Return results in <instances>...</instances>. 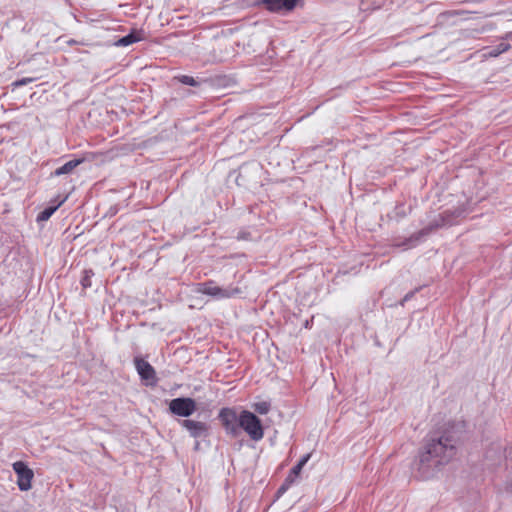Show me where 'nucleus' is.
Segmentation results:
<instances>
[{
    "mask_svg": "<svg viewBox=\"0 0 512 512\" xmlns=\"http://www.w3.org/2000/svg\"><path fill=\"white\" fill-rule=\"evenodd\" d=\"M83 162V159H73L68 162H66L61 167L57 168L54 172L51 173V176H62L66 174H70L73 172V170L80 165Z\"/></svg>",
    "mask_w": 512,
    "mask_h": 512,
    "instance_id": "obj_11",
    "label": "nucleus"
},
{
    "mask_svg": "<svg viewBox=\"0 0 512 512\" xmlns=\"http://www.w3.org/2000/svg\"><path fill=\"white\" fill-rule=\"evenodd\" d=\"M180 425L195 439L206 438L209 435L210 426L205 422L184 419L180 421Z\"/></svg>",
    "mask_w": 512,
    "mask_h": 512,
    "instance_id": "obj_8",
    "label": "nucleus"
},
{
    "mask_svg": "<svg viewBox=\"0 0 512 512\" xmlns=\"http://www.w3.org/2000/svg\"><path fill=\"white\" fill-rule=\"evenodd\" d=\"M291 479H285L277 491L278 497L284 494L291 487Z\"/></svg>",
    "mask_w": 512,
    "mask_h": 512,
    "instance_id": "obj_19",
    "label": "nucleus"
},
{
    "mask_svg": "<svg viewBox=\"0 0 512 512\" xmlns=\"http://www.w3.org/2000/svg\"><path fill=\"white\" fill-rule=\"evenodd\" d=\"M135 367L143 380L150 381L155 379V370L149 362L141 358H135Z\"/></svg>",
    "mask_w": 512,
    "mask_h": 512,
    "instance_id": "obj_10",
    "label": "nucleus"
},
{
    "mask_svg": "<svg viewBox=\"0 0 512 512\" xmlns=\"http://www.w3.org/2000/svg\"><path fill=\"white\" fill-rule=\"evenodd\" d=\"M312 323H313V318H311L310 320H306L305 323H304V327L306 329H309V328H311Z\"/></svg>",
    "mask_w": 512,
    "mask_h": 512,
    "instance_id": "obj_22",
    "label": "nucleus"
},
{
    "mask_svg": "<svg viewBox=\"0 0 512 512\" xmlns=\"http://www.w3.org/2000/svg\"><path fill=\"white\" fill-rule=\"evenodd\" d=\"M143 39L142 34L140 32H131L120 39H118L115 43L116 46H128Z\"/></svg>",
    "mask_w": 512,
    "mask_h": 512,
    "instance_id": "obj_13",
    "label": "nucleus"
},
{
    "mask_svg": "<svg viewBox=\"0 0 512 512\" xmlns=\"http://www.w3.org/2000/svg\"><path fill=\"white\" fill-rule=\"evenodd\" d=\"M240 430L243 429L251 440L258 442L264 437L261 420L252 412L243 410L239 414Z\"/></svg>",
    "mask_w": 512,
    "mask_h": 512,
    "instance_id": "obj_3",
    "label": "nucleus"
},
{
    "mask_svg": "<svg viewBox=\"0 0 512 512\" xmlns=\"http://www.w3.org/2000/svg\"><path fill=\"white\" fill-rule=\"evenodd\" d=\"M169 410L174 415L189 417L196 411V403L188 397L175 398L170 401Z\"/></svg>",
    "mask_w": 512,
    "mask_h": 512,
    "instance_id": "obj_6",
    "label": "nucleus"
},
{
    "mask_svg": "<svg viewBox=\"0 0 512 512\" xmlns=\"http://www.w3.org/2000/svg\"><path fill=\"white\" fill-rule=\"evenodd\" d=\"M298 0H261L260 4L263 5L268 11L272 13L286 14L291 12L297 5Z\"/></svg>",
    "mask_w": 512,
    "mask_h": 512,
    "instance_id": "obj_9",
    "label": "nucleus"
},
{
    "mask_svg": "<svg viewBox=\"0 0 512 512\" xmlns=\"http://www.w3.org/2000/svg\"><path fill=\"white\" fill-rule=\"evenodd\" d=\"M310 454L304 455L299 462L291 469L290 473L285 479H291V484H294L296 479L299 477L302 468L309 461Z\"/></svg>",
    "mask_w": 512,
    "mask_h": 512,
    "instance_id": "obj_12",
    "label": "nucleus"
},
{
    "mask_svg": "<svg viewBox=\"0 0 512 512\" xmlns=\"http://www.w3.org/2000/svg\"><path fill=\"white\" fill-rule=\"evenodd\" d=\"M418 291V289H415L414 291H410L408 292L404 297L403 299L400 301V305L401 306H404V304L409 301L410 299L413 298V296L415 295V293Z\"/></svg>",
    "mask_w": 512,
    "mask_h": 512,
    "instance_id": "obj_21",
    "label": "nucleus"
},
{
    "mask_svg": "<svg viewBox=\"0 0 512 512\" xmlns=\"http://www.w3.org/2000/svg\"><path fill=\"white\" fill-rule=\"evenodd\" d=\"M252 408L255 410V412L259 413L260 415H266L269 413L271 409V404L267 401H260L254 403L252 405Z\"/></svg>",
    "mask_w": 512,
    "mask_h": 512,
    "instance_id": "obj_15",
    "label": "nucleus"
},
{
    "mask_svg": "<svg viewBox=\"0 0 512 512\" xmlns=\"http://www.w3.org/2000/svg\"><path fill=\"white\" fill-rule=\"evenodd\" d=\"M410 210V207H406L404 203H399L395 206L391 214H389V217L396 221H400L410 213Z\"/></svg>",
    "mask_w": 512,
    "mask_h": 512,
    "instance_id": "obj_14",
    "label": "nucleus"
},
{
    "mask_svg": "<svg viewBox=\"0 0 512 512\" xmlns=\"http://www.w3.org/2000/svg\"><path fill=\"white\" fill-rule=\"evenodd\" d=\"M58 206L59 205H57V206H50V207L45 208L43 211H41L38 214L37 220L38 221H47L54 214V212L57 210Z\"/></svg>",
    "mask_w": 512,
    "mask_h": 512,
    "instance_id": "obj_16",
    "label": "nucleus"
},
{
    "mask_svg": "<svg viewBox=\"0 0 512 512\" xmlns=\"http://www.w3.org/2000/svg\"><path fill=\"white\" fill-rule=\"evenodd\" d=\"M198 293L211 296L216 300L227 299L235 297L241 293V290L237 287H219L215 285L213 281L199 283L197 290Z\"/></svg>",
    "mask_w": 512,
    "mask_h": 512,
    "instance_id": "obj_4",
    "label": "nucleus"
},
{
    "mask_svg": "<svg viewBox=\"0 0 512 512\" xmlns=\"http://www.w3.org/2000/svg\"><path fill=\"white\" fill-rule=\"evenodd\" d=\"M94 275L92 270H84L83 277L81 278V285L83 288H89L92 286L91 278Z\"/></svg>",
    "mask_w": 512,
    "mask_h": 512,
    "instance_id": "obj_18",
    "label": "nucleus"
},
{
    "mask_svg": "<svg viewBox=\"0 0 512 512\" xmlns=\"http://www.w3.org/2000/svg\"><path fill=\"white\" fill-rule=\"evenodd\" d=\"M33 81L32 78H22L20 80H17L13 83V86L15 87H20V86H24L28 83H31Z\"/></svg>",
    "mask_w": 512,
    "mask_h": 512,
    "instance_id": "obj_20",
    "label": "nucleus"
},
{
    "mask_svg": "<svg viewBox=\"0 0 512 512\" xmlns=\"http://www.w3.org/2000/svg\"><path fill=\"white\" fill-rule=\"evenodd\" d=\"M458 441L459 437L451 431L428 438L419 452L416 463L421 478L433 477L441 466L449 463L456 455Z\"/></svg>",
    "mask_w": 512,
    "mask_h": 512,
    "instance_id": "obj_1",
    "label": "nucleus"
},
{
    "mask_svg": "<svg viewBox=\"0 0 512 512\" xmlns=\"http://www.w3.org/2000/svg\"><path fill=\"white\" fill-rule=\"evenodd\" d=\"M13 470L17 475V485L21 491H28L34 477L33 471L22 461L13 463Z\"/></svg>",
    "mask_w": 512,
    "mask_h": 512,
    "instance_id": "obj_7",
    "label": "nucleus"
},
{
    "mask_svg": "<svg viewBox=\"0 0 512 512\" xmlns=\"http://www.w3.org/2000/svg\"><path fill=\"white\" fill-rule=\"evenodd\" d=\"M226 433L233 438L240 435V422L239 415L232 408H222L218 414Z\"/></svg>",
    "mask_w": 512,
    "mask_h": 512,
    "instance_id": "obj_5",
    "label": "nucleus"
},
{
    "mask_svg": "<svg viewBox=\"0 0 512 512\" xmlns=\"http://www.w3.org/2000/svg\"><path fill=\"white\" fill-rule=\"evenodd\" d=\"M177 80L184 85L193 86V87H197L200 84L196 79H194L192 76H188V75H180L177 77Z\"/></svg>",
    "mask_w": 512,
    "mask_h": 512,
    "instance_id": "obj_17",
    "label": "nucleus"
},
{
    "mask_svg": "<svg viewBox=\"0 0 512 512\" xmlns=\"http://www.w3.org/2000/svg\"><path fill=\"white\" fill-rule=\"evenodd\" d=\"M198 447H199V442H196L195 449H198Z\"/></svg>",
    "mask_w": 512,
    "mask_h": 512,
    "instance_id": "obj_23",
    "label": "nucleus"
},
{
    "mask_svg": "<svg viewBox=\"0 0 512 512\" xmlns=\"http://www.w3.org/2000/svg\"><path fill=\"white\" fill-rule=\"evenodd\" d=\"M465 214L466 210L463 207L445 210L437 215L426 227L406 238L403 242L395 243L394 246L405 248L414 247L423 237L429 235L433 230L457 224L458 219Z\"/></svg>",
    "mask_w": 512,
    "mask_h": 512,
    "instance_id": "obj_2",
    "label": "nucleus"
}]
</instances>
